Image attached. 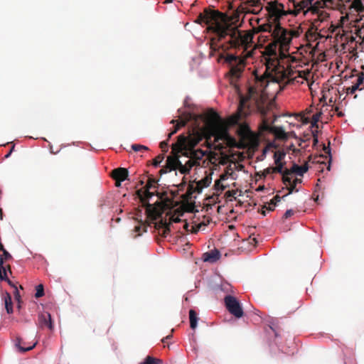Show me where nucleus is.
<instances>
[{"label":"nucleus","mask_w":364,"mask_h":364,"mask_svg":"<svg viewBox=\"0 0 364 364\" xmlns=\"http://www.w3.org/2000/svg\"><path fill=\"white\" fill-rule=\"evenodd\" d=\"M200 140L199 135L180 134L177 141L172 144L171 155L167 157L165 166L159 171L160 174L178 170L181 174L186 175L193 166H200L205 152L193 149Z\"/></svg>","instance_id":"nucleus-1"},{"label":"nucleus","mask_w":364,"mask_h":364,"mask_svg":"<svg viewBox=\"0 0 364 364\" xmlns=\"http://www.w3.org/2000/svg\"><path fill=\"white\" fill-rule=\"evenodd\" d=\"M266 70L260 77L256 76L257 82L260 86L266 87L269 82L280 83L285 80L291 81L295 73L290 68H285L280 65L277 58H269L266 59Z\"/></svg>","instance_id":"nucleus-2"},{"label":"nucleus","mask_w":364,"mask_h":364,"mask_svg":"<svg viewBox=\"0 0 364 364\" xmlns=\"http://www.w3.org/2000/svg\"><path fill=\"white\" fill-rule=\"evenodd\" d=\"M213 29L216 32L218 41L224 39L228 36L230 37L228 46L221 45L218 46L219 48H221L224 51L229 48H237L240 46H245L252 38V36L249 34L243 35L237 26H233L228 21H226L225 23H218L213 27Z\"/></svg>","instance_id":"nucleus-3"},{"label":"nucleus","mask_w":364,"mask_h":364,"mask_svg":"<svg viewBox=\"0 0 364 364\" xmlns=\"http://www.w3.org/2000/svg\"><path fill=\"white\" fill-rule=\"evenodd\" d=\"M147 219L150 223L154 224V228H169L172 223H178L181 220L180 217L183 215L184 210L177 209L172 213L171 211L164 213L156 207L149 205L146 208Z\"/></svg>","instance_id":"nucleus-4"},{"label":"nucleus","mask_w":364,"mask_h":364,"mask_svg":"<svg viewBox=\"0 0 364 364\" xmlns=\"http://www.w3.org/2000/svg\"><path fill=\"white\" fill-rule=\"evenodd\" d=\"M156 180L154 178H149L146 185L144 188L136 191L138 196L143 203L149 200L154 196H156L163 203L164 207L168 208L173 205V200L166 196V192L159 193L157 191L158 186Z\"/></svg>","instance_id":"nucleus-5"},{"label":"nucleus","mask_w":364,"mask_h":364,"mask_svg":"<svg viewBox=\"0 0 364 364\" xmlns=\"http://www.w3.org/2000/svg\"><path fill=\"white\" fill-rule=\"evenodd\" d=\"M226 21V16L223 13L218 10L205 8L203 13L199 14L195 22L198 24L204 23L208 25V29L216 35L213 27L218 23H225Z\"/></svg>","instance_id":"nucleus-6"},{"label":"nucleus","mask_w":364,"mask_h":364,"mask_svg":"<svg viewBox=\"0 0 364 364\" xmlns=\"http://www.w3.org/2000/svg\"><path fill=\"white\" fill-rule=\"evenodd\" d=\"M226 21V16L223 13L218 10L205 8L203 13L199 14L195 22L198 24L204 23L208 25V29L216 35L213 27L218 23H225Z\"/></svg>","instance_id":"nucleus-7"},{"label":"nucleus","mask_w":364,"mask_h":364,"mask_svg":"<svg viewBox=\"0 0 364 364\" xmlns=\"http://www.w3.org/2000/svg\"><path fill=\"white\" fill-rule=\"evenodd\" d=\"M173 232L172 229H150L152 236L156 240H167L170 242H180L181 245H189L187 236L185 232H181V229Z\"/></svg>","instance_id":"nucleus-8"},{"label":"nucleus","mask_w":364,"mask_h":364,"mask_svg":"<svg viewBox=\"0 0 364 364\" xmlns=\"http://www.w3.org/2000/svg\"><path fill=\"white\" fill-rule=\"evenodd\" d=\"M268 326L269 329H266L265 332L271 353L277 354L283 352L280 330L275 326L273 321H269Z\"/></svg>","instance_id":"nucleus-9"},{"label":"nucleus","mask_w":364,"mask_h":364,"mask_svg":"<svg viewBox=\"0 0 364 364\" xmlns=\"http://www.w3.org/2000/svg\"><path fill=\"white\" fill-rule=\"evenodd\" d=\"M254 92L252 87L249 88V94L247 96H240V102L237 108V112L230 117L228 119L229 124L230 125L238 124L240 120L245 117L250 112V107L247 105L248 101L251 98L252 93Z\"/></svg>","instance_id":"nucleus-10"},{"label":"nucleus","mask_w":364,"mask_h":364,"mask_svg":"<svg viewBox=\"0 0 364 364\" xmlns=\"http://www.w3.org/2000/svg\"><path fill=\"white\" fill-rule=\"evenodd\" d=\"M224 304L230 314L236 318H240L244 316L242 305L235 296L227 294L224 297Z\"/></svg>","instance_id":"nucleus-11"},{"label":"nucleus","mask_w":364,"mask_h":364,"mask_svg":"<svg viewBox=\"0 0 364 364\" xmlns=\"http://www.w3.org/2000/svg\"><path fill=\"white\" fill-rule=\"evenodd\" d=\"M266 8L269 13L268 18L274 24L280 23L281 17L286 15L284 5L277 1H270Z\"/></svg>","instance_id":"nucleus-12"},{"label":"nucleus","mask_w":364,"mask_h":364,"mask_svg":"<svg viewBox=\"0 0 364 364\" xmlns=\"http://www.w3.org/2000/svg\"><path fill=\"white\" fill-rule=\"evenodd\" d=\"M289 36V30L282 27L281 23L274 25L272 37L277 43H279L282 46H289L291 43Z\"/></svg>","instance_id":"nucleus-13"},{"label":"nucleus","mask_w":364,"mask_h":364,"mask_svg":"<svg viewBox=\"0 0 364 364\" xmlns=\"http://www.w3.org/2000/svg\"><path fill=\"white\" fill-rule=\"evenodd\" d=\"M309 167L308 163L306 162L302 166H299L296 164H294L291 168H285L284 170V184L287 183L291 182L290 176L293 173H295L298 176H303L304 174L308 171Z\"/></svg>","instance_id":"nucleus-14"},{"label":"nucleus","mask_w":364,"mask_h":364,"mask_svg":"<svg viewBox=\"0 0 364 364\" xmlns=\"http://www.w3.org/2000/svg\"><path fill=\"white\" fill-rule=\"evenodd\" d=\"M191 120L196 121L197 117L195 114L189 113V112L185 113L183 118L181 119L180 122H178L177 120H175V119H172L171 123H172V124L177 123V124L174 127L173 130L168 134V139L166 140L168 141L169 139H171V136L178 132V130L179 129L180 127H184L187 124V122H188L189 121H191Z\"/></svg>","instance_id":"nucleus-15"},{"label":"nucleus","mask_w":364,"mask_h":364,"mask_svg":"<svg viewBox=\"0 0 364 364\" xmlns=\"http://www.w3.org/2000/svg\"><path fill=\"white\" fill-rule=\"evenodd\" d=\"M213 136L215 137V141L218 142L220 141H223L228 134L227 127L223 124H215L213 127Z\"/></svg>","instance_id":"nucleus-16"},{"label":"nucleus","mask_w":364,"mask_h":364,"mask_svg":"<svg viewBox=\"0 0 364 364\" xmlns=\"http://www.w3.org/2000/svg\"><path fill=\"white\" fill-rule=\"evenodd\" d=\"M220 257L221 253L220 250L215 248L212 250L204 252L201 256V260L203 262L215 263L220 259Z\"/></svg>","instance_id":"nucleus-17"},{"label":"nucleus","mask_w":364,"mask_h":364,"mask_svg":"<svg viewBox=\"0 0 364 364\" xmlns=\"http://www.w3.org/2000/svg\"><path fill=\"white\" fill-rule=\"evenodd\" d=\"M38 322L41 327H48L50 330H53L54 323L51 315L48 312L38 315Z\"/></svg>","instance_id":"nucleus-18"},{"label":"nucleus","mask_w":364,"mask_h":364,"mask_svg":"<svg viewBox=\"0 0 364 364\" xmlns=\"http://www.w3.org/2000/svg\"><path fill=\"white\" fill-rule=\"evenodd\" d=\"M210 183L211 178L209 176H205V178L198 181L196 183V186L189 185L188 191H193L194 192H198V193H200L202 191L203 188L209 186Z\"/></svg>","instance_id":"nucleus-19"},{"label":"nucleus","mask_w":364,"mask_h":364,"mask_svg":"<svg viewBox=\"0 0 364 364\" xmlns=\"http://www.w3.org/2000/svg\"><path fill=\"white\" fill-rule=\"evenodd\" d=\"M111 176L115 181H124L128 179L129 171L125 168H117L112 170Z\"/></svg>","instance_id":"nucleus-20"},{"label":"nucleus","mask_w":364,"mask_h":364,"mask_svg":"<svg viewBox=\"0 0 364 364\" xmlns=\"http://www.w3.org/2000/svg\"><path fill=\"white\" fill-rule=\"evenodd\" d=\"M245 67V61L241 63H237L230 65V75L232 79H237L240 77L243 68Z\"/></svg>","instance_id":"nucleus-21"},{"label":"nucleus","mask_w":364,"mask_h":364,"mask_svg":"<svg viewBox=\"0 0 364 364\" xmlns=\"http://www.w3.org/2000/svg\"><path fill=\"white\" fill-rule=\"evenodd\" d=\"M220 57L221 58H224L225 61L228 63L230 65H232L237 63H241L245 61V59L240 58V57L232 55V54H227L225 55L224 54H220Z\"/></svg>","instance_id":"nucleus-22"},{"label":"nucleus","mask_w":364,"mask_h":364,"mask_svg":"<svg viewBox=\"0 0 364 364\" xmlns=\"http://www.w3.org/2000/svg\"><path fill=\"white\" fill-rule=\"evenodd\" d=\"M5 309L8 314H11L14 312L13 301L11 294L8 291H5L3 297Z\"/></svg>","instance_id":"nucleus-23"},{"label":"nucleus","mask_w":364,"mask_h":364,"mask_svg":"<svg viewBox=\"0 0 364 364\" xmlns=\"http://www.w3.org/2000/svg\"><path fill=\"white\" fill-rule=\"evenodd\" d=\"M274 25V23L268 18L267 23L258 26L257 31L258 32H269L272 35Z\"/></svg>","instance_id":"nucleus-24"},{"label":"nucleus","mask_w":364,"mask_h":364,"mask_svg":"<svg viewBox=\"0 0 364 364\" xmlns=\"http://www.w3.org/2000/svg\"><path fill=\"white\" fill-rule=\"evenodd\" d=\"M189 320L191 328L195 330L198 326L199 318L197 312L194 309H191L189 310Z\"/></svg>","instance_id":"nucleus-25"},{"label":"nucleus","mask_w":364,"mask_h":364,"mask_svg":"<svg viewBox=\"0 0 364 364\" xmlns=\"http://www.w3.org/2000/svg\"><path fill=\"white\" fill-rule=\"evenodd\" d=\"M271 134H273L278 139H286L287 138V133L281 127L273 126Z\"/></svg>","instance_id":"nucleus-26"},{"label":"nucleus","mask_w":364,"mask_h":364,"mask_svg":"<svg viewBox=\"0 0 364 364\" xmlns=\"http://www.w3.org/2000/svg\"><path fill=\"white\" fill-rule=\"evenodd\" d=\"M163 360L152 355L146 356L139 364H161Z\"/></svg>","instance_id":"nucleus-27"},{"label":"nucleus","mask_w":364,"mask_h":364,"mask_svg":"<svg viewBox=\"0 0 364 364\" xmlns=\"http://www.w3.org/2000/svg\"><path fill=\"white\" fill-rule=\"evenodd\" d=\"M216 290H220L221 291L229 293L232 292V286L231 284L226 282V281H222L221 283L219 285H217V287L215 288Z\"/></svg>","instance_id":"nucleus-28"},{"label":"nucleus","mask_w":364,"mask_h":364,"mask_svg":"<svg viewBox=\"0 0 364 364\" xmlns=\"http://www.w3.org/2000/svg\"><path fill=\"white\" fill-rule=\"evenodd\" d=\"M301 181H302L301 179L295 178L294 181L291 180L290 183H287V184H285V185L286 186H289L288 188H287L289 192H288V193L286 196L292 193L294 191H298V190L296 188V185L298 183H301Z\"/></svg>","instance_id":"nucleus-29"},{"label":"nucleus","mask_w":364,"mask_h":364,"mask_svg":"<svg viewBox=\"0 0 364 364\" xmlns=\"http://www.w3.org/2000/svg\"><path fill=\"white\" fill-rule=\"evenodd\" d=\"M273 126L269 124V122L267 119L264 118L262 119V122L259 126V130L262 132H267L271 133Z\"/></svg>","instance_id":"nucleus-30"},{"label":"nucleus","mask_w":364,"mask_h":364,"mask_svg":"<svg viewBox=\"0 0 364 364\" xmlns=\"http://www.w3.org/2000/svg\"><path fill=\"white\" fill-rule=\"evenodd\" d=\"M276 166L272 167V171H274V173H279L282 175V181L284 183V166L285 164L284 162H280L278 164H275Z\"/></svg>","instance_id":"nucleus-31"},{"label":"nucleus","mask_w":364,"mask_h":364,"mask_svg":"<svg viewBox=\"0 0 364 364\" xmlns=\"http://www.w3.org/2000/svg\"><path fill=\"white\" fill-rule=\"evenodd\" d=\"M228 147L232 148L237 146V141L236 139L230 135L228 133L227 137L223 141Z\"/></svg>","instance_id":"nucleus-32"},{"label":"nucleus","mask_w":364,"mask_h":364,"mask_svg":"<svg viewBox=\"0 0 364 364\" xmlns=\"http://www.w3.org/2000/svg\"><path fill=\"white\" fill-rule=\"evenodd\" d=\"M7 279L6 268L4 266L3 257H0V282Z\"/></svg>","instance_id":"nucleus-33"},{"label":"nucleus","mask_w":364,"mask_h":364,"mask_svg":"<svg viewBox=\"0 0 364 364\" xmlns=\"http://www.w3.org/2000/svg\"><path fill=\"white\" fill-rule=\"evenodd\" d=\"M285 156L286 154L283 151H275L274 154V164L282 162V161L284 159Z\"/></svg>","instance_id":"nucleus-34"},{"label":"nucleus","mask_w":364,"mask_h":364,"mask_svg":"<svg viewBox=\"0 0 364 364\" xmlns=\"http://www.w3.org/2000/svg\"><path fill=\"white\" fill-rule=\"evenodd\" d=\"M148 229H132L130 231V236L133 238H136L141 236L144 232H146Z\"/></svg>","instance_id":"nucleus-35"},{"label":"nucleus","mask_w":364,"mask_h":364,"mask_svg":"<svg viewBox=\"0 0 364 364\" xmlns=\"http://www.w3.org/2000/svg\"><path fill=\"white\" fill-rule=\"evenodd\" d=\"M45 294L44 292V287L42 284H39L37 286H36V292H35V297L36 298H41Z\"/></svg>","instance_id":"nucleus-36"},{"label":"nucleus","mask_w":364,"mask_h":364,"mask_svg":"<svg viewBox=\"0 0 364 364\" xmlns=\"http://www.w3.org/2000/svg\"><path fill=\"white\" fill-rule=\"evenodd\" d=\"M208 118L213 122H215L220 119L218 113L213 111V109H210V112H208Z\"/></svg>","instance_id":"nucleus-37"},{"label":"nucleus","mask_w":364,"mask_h":364,"mask_svg":"<svg viewBox=\"0 0 364 364\" xmlns=\"http://www.w3.org/2000/svg\"><path fill=\"white\" fill-rule=\"evenodd\" d=\"M274 171H272V167H268L265 168L264 171L261 172L257 173V175L259 176L260 178H265L267 175L273 173Z\"/></svg>","instance_id":"nucleus-38"},{"label":"nucleus","mask_w":364,"mask_h":364,"mask_svg":"<svg viewBox=\"0 0 364 364\" xmlns=\"http://www.w3.org/2000/svg\"><path fill=\"white\" fill-rule=\"evenodd\" d=\"M18 342H20V339H18ZM36 345V343H34L33 345L24 348V347L21 346L19 343H16V346L18 348L19 351H21L22 353H25V352L32 350L35 347Z\"/></svg>","instance_id":"nucleus-39"},{"label":"nucleus","mask_w":364,"mask_h":364,"mask_svg":"<svg viewBox=\"0 0 364 364\" xmlns=\"http://www.w3.org/2000/svg\"><path fill=\"white\" fill-rule=\"evenodd\" d=\"M132 149L134 151H147V150H149V148L147 146H144V145H141V144H132Z\"/></svg>","instance_id":"nucleus-40"},{"label":"nucleus","mask_w":364,"mask_h":364,"mask_svg":"<svg viewBox=\"0 0 364 364\" xmlns=\"http://www.w3.org/2000/svg\"><path fill=\"white\" fill-rule=\"evenodd\" d=\"M353 7L355 8L357 11H361L364 9L363 4L360 0H354L353 1Z\"/></svg>","instance_id":"nucleus-41"},{"label":"nucleus","mask_w":364,"mask_h":364,"mask_svg":"<svg viewBox=\"0 0 364 364\" xmlns=\"http://www.w3.org/2000/svg\"><path fill=\"white\" fill-rule=\"evenodd\" d=\"M232 173V168H230V166L227 168L225 172L220 175V179H221L222 181L227 180L229 176H230Z\"/></svg>","instance_id":"nucleus-42"},{"label":"nucleus","mask_w":364,"mask_h":364,"mask_svg":"<svg viewBox=\"0 0 364 364\" xmlns=\"http://www.w3.org/2000/svg\"><path fill=\"white\" fill-rule=\"evenodd\" d=\"M164 159V154H159L158 155L154 160H153V165L154 166H158Z\"/></svg>","instance_id":"nucleus-43"},{"label":"nucleus","mask_w":364,"mask_h":364,"mask_svg":"<svg viewBox=\"0 0 364 364\" xmlns=\"http://www.w3.org/2000/svg\"><path fill=\"white\" fill-rule=\"evenodd\" d=\"M222 180L221 179H218L217 181H215V189L217 191H223L225 188V186H224L223 183H222Z\"/></svg>","instance_id":"nucleus-44"},{"label":"nucleus","mask_w":364,"mask_h":364,"mask_svg":"<svg viewBox=\"0 0 364 364\" xmlns=\"http://www.w3.org/2000/svg\"><path fill=\"white\" fill-rule=\"evenodd\" d=\"M321 116V112L316 113L312 116L311 124L313 127L317 126V122L319 121Z\"/></svg>","instance_id":"nucleus-45"},{"label":"nucleus","mask_w":364,"mask_h":364,"mask_svg":"<svg viewBox=\"0 0 364 364\" xmlns=\"http://www.w3.org/2000/svg\"><path fill=\"white\" fill-rule=\"evenodd\" d=\"M289 37H290V39L291 41L292 40L293 38H297L300 36V33H301V31H299V29H296V30H289Z\"/></svg>","instance_id":"nucleus-46"},{"label":"nucleus","mask_w":364,"mask_h":364,"mask_svg":"<svg viewBox=\"0 0 364 364\" xmlns=\"http://www.w3.org/2000/svg\"><path fill=\"white\" fill-rule=\"evenodd\" d=\"M0 257H3L4 262L12 258L11 255L6 249H4V252H2V255H0Z\"/></svg>","instance_id":"nucleus-47"},{"label":"nucleus","mask_w":364,"mask_h":364,"mask_svg":"<svg viewBox=\"0 0 364 364\" xmlns=\"http://www.w3.org/2000/svg\"><path fill=\"white\" fill-rule=\"evenodd\" d=\"M168 140L163 141L160 143V148L162 151L167 152L168 151Z\"/></svg>","instance_id":"nucleus-48"},{"label":"nucleus","mask_w":364,"mask_h":364,"mask_svg":"<svg viewBox=\"0 0 364 364\" xmlns=\"http://www.w3.org/2000/svg\"><path fill=\"white\" fill-rule=\"evenodd\" d=\"M363 82H364V73H360L358 75V76L357 77L356 83L360 86L361 85L363 84Z\"/></svg>","instance_id":"nucleus-49"},{"label":"nucleus","mask_w":364,"mask_h":364,"mask_svg":"<svg viewBox=\"0 0 364 364\" xmlns=\"http://www.w3.org/2000/svg\"><path fill=\"white\" fill-rule=\"evenodd\" d=\"M275 205H276V203L273 202V201H271V203H268L267 205H265L263 207V209L266 208L267 210L271 211V210H273L274 209Z\"/></svg>","instance_id":"nucleus-50"},{"label":"nucleus","mask_w":364,"mask_h":364,"mask_svg":"<svg viewBox=\"0 0 364 364\" xmlns=\"http://www.w3.org/2000/svg\"><path fill=\"white\" fill-rule=\"evenodd\" d=\"M14 297L15 299L19 301L20 299H21V295H20V293H19V291L18 289V288H16V289H14Z\"/></svg>","instance_id":"nucleus-51"},{"label":"nucleus","mask_w":364,"mask_h":364,"mask_svg":"<svg viewBox=\"0 0 364 364\" xmlns=\"http://www.w3.org/2000/svg\"><path fill=\"white\" fill-rule=\"evenodd\" d=\"M109 198V196H107V197L103 198L102 200H100L99 201L98 205H99L100 207H102V208H104V205H105V203H106L105 199H108Z\"/></svg>","instance_id":"nucleus-52"},{"label":"nucleus","mask_w":364,"mask_h":364,"mask_svg":"<svg viewBox=\"0 0 364 364\" xmlns=\"http://www.w3.org/2000/svg\"><path fill=\"white\" fill-rule=\"evenodd\" d=\"M4 282H7V284L11 287H13L14 289H16V288H17V287L14 284V283L11 281L9 277H7V279H6V280H4Z\"/></svg>","instance_id":"nucleus-53"},{"label":"nucleus","mask_w":364,"mask_h":364,"mask_svg":"<svg viewBox=\"0 0 364 364\" xmlns=\"http://www.w3.org/2000/svg\"><path fill=\"white\" fill-rule=\"evenodd\" d=\"M294 210H288L284 213V218H288L291 217L292 215H294Z\"/></svg>","instance_id":"nucleus-54"},{"label":"nucleus","mask_w":364,"mask_h":364,"mask_svg":"<svg viewBox=\"0 0 364 364\" xmlns=\"http://www.w3.org/2000/svg\"><path fill=\"white\" fill-rule=\"evenodd\" d=\"M356 90L353 86H350L348 88H346V92L347 94H353L355 93Z\"/></svg>","instance_id":"nucleus-55"},{"label":"nucleus","mask_w":364,"mask_h":364,"mask_svg":"<svg viewBox=\"0 0 364 364\" xmlns=\"http://www.w3.org/2000/svg\"><path fill=\"white\" fill-rule=\"evenodd\" d=\"M240 130L241 132H246L249 131V128H248V127L246 124H242V125H240Z\"/></svg>","instance_id":"nucleus-56"},{"label":"nucleus","mask_w":364,"mask_h":364,"mask_svg":"<svg viewBox=\"0 0 364 364\" xmlns=\"http://www.w3.org/2000/svg\"><path fill=\"white\" fill-rule=\"evenodd\" d=\"M105 200H106V203L105 204V207L104 208H109L110 206L111 203H112V200H111V198L109 197L108 199H105Z\"/></svg>","instance_id":"nucleus-57"},{"label":"nucleus","mask_w":364,"mask_h":364,"mask_svg":"<svg viewBox=\"0 0 364 364\" xmlns=\"http://www.w3.org/2000/svg\"><path fill=\"white\" fill-rule=\"evenodd\" d=\"M185 230H186L187 232L190 230V229H184ZM193 231L192 232V233L193 234H197L199 230H200L201 229H199V228H197V229H192ZM203 230H205V229H202Z\"/></svg>","instance_id":"nucleus-58"},{"label":"nucleus","mask_w":364,"mask_h":364,"mask_svg":"<svg viewBox=\"0 0 364 364\" xmlns=\"http://www.w3.org/2000/svg\"><path fill=\"white\" fill-rule=\"evenodd\" d=\"M280 198H281L280 196L277 195L276 196H274L273 198V199L271 201L275 202L277 203V202H279L280 200Z\"/></svg>","instance_id":"nucleus-59"},{"label":"nucleus","mask_w":364,"mask_h":364,"mask_svg":"<svg viewBox=\"0 0 364 364\" xmlns=\"http://www.w3.org/2000/svg\"><path fill=\"white\" fill-rule=\"evenodd\" d=\"M193 210H194V207H192L190 205H188L187 207H186V211L193 212Z\"/></svg>","instance_id":"nucleus-60"},{"label":"nucleus","mask_w":364,"mask_h":364,"mask_svg":"<svg viewBox=\"0 0 364 364\" xmlns=\"http://www.w3.org/2000/svg\"><path fill=\"white\" fill-rule=\"evenodd\" d=\"M260 238L259 237H253L252 241L255 243V245H257L259 242Z\"/></svg>","instance_id":"nucleus-61"},{"label":"nucleus","mask_w":364,"mask_h":364,"mask_svg":"<svg viewBox=\"0 0 364 364\" xmlns=\"http://www.w3.org/2000/svg\"><path fill=\"white\" fill-rule=\"evenodd\" d=\"M352 86H353V87L355 88V90H363V87H360V85H358L356 82H355L354 85H353Z\"/></svg>","instance_id":"nucleus-62"},{"label":"nucleus","mask_w":364,"mask_h":364,"mask_svg":"<svg viewBox=\"0 0 364 364\" xmlns=\"http://www.w3.org/2000/svg\"><path fill=\"white\" fill-rule=\"evenodd\" d=\"M171 338H172V335H171V334L168 335L166 337H165V338H164L162 339V341H163V342H165L166 340L170 339Z\"/></svg>","instance_id":"nucleus-63"},{"label":"nucleus","mask_w":364,"mask_h":364,"mask_svg":"<svg viewBox=\"0 0 364 364\" xmlns=\"http://www.w3.org/2000/svg\"><path fill=\"white\" fill-rule=\"evenodd\" d=\"M4 245L1 243V242L0 241V251H1L2 252H4Z\"/></svg>","instance_id":"nucleus-64"}]
</instances>
